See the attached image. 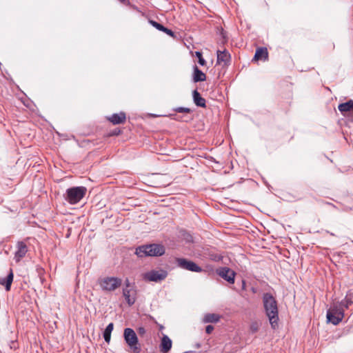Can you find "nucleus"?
<instances>
[{
    "instance_id": "13",
    "label": "nucleus",
    "mask_w": 353,
    "mask_h": 353,
    "mask_svg": "<svg viewBox=\"0 0 353 353\" xmlns=\"http://www.w3.org/2000/svg\"><path fill=\"white\" fill-rule=\"evenodd\" d=\"M107 119L114 125L124 123L126 121V114L124 112H120L107 117Z\"/></svg>"
},
{
    "instance_id": "3",
    "label": "nucleus",
    "mask_w": 353,
    "mask_h": 353,
    "mask_svg": "<svg viewBox=\"0 0 353 353\" xmlns=\"http://www.w3.org/2000/svg\"><path fill=\"white\" fill-rule=\"evenodd\" d=\"M87 188L83 186H77L68 188L64 199L71 205L78 203L85 195Z\"/></svg>"
},
{
    "instance_id": "5",
    "label": "nucleus",
    "mask_w": 353,
    "mask_h": 353,
    "mask_svg": "<svg viewBox=\"0 0 353 353\" xmlns=\"http://www.w3.org/2000/svg\"><path fill=\"white\" fill-rule=\"evenodd\" d=\"M122 280L118 277L107 276L101 279L99 285L103 290L112 292L121 286Z\"/></svg>"
},
{
    "instance_id": "29",
    "label": "nucleus",
    "mask_w": 353,
    "mask_h": 353,
    "mask_svg": "<svg viewBox=\"0 0 353 353\" xmlns=\"http://www.w3.org/2000/svg\"><path fill=\"white\" fill-rule=\"evenodd\" d=\"M137 332L138 334L142 336H143L145 333H146V330L145 329V327H139L138 329H137Z\"/></svg>"
},
{
    "instance_id": "9",
    "label": "nucleus",
    "mask_w": 353,
    "mask_h": 353,
    "mask_svg": "<svg viewBox=\"0 0 353 353\" xmlns=\"http://www.w3.org/2000/svg\"><path fill=\"white\" fill-rule=\"evenodd\" d=\"M216 273L229 283L233 284L234 283L236 273L230 268L228 267L220 268L217 269Z\"/></svg>"
},
{
    "instance_id": "4",
    "label": "nucleus",
    "mask_w": 353,
    "mask_h": 353,
    "mask_svg": "<svg viewBox=\"0 0 353 353\" xmlns=\"http://www.w3.org/2000/svg\"><path fill=\"white\" fill-rule=\"evenodd\" d=\"M123 338L132 353H141V347L139 343L137 334L133 329L130 327L125 328Z\"/></svg>"
},
{
    "instance_id": "38",
    "label": "nucleus",
    "mask_w": 353,
    "mask_h": 353,
    "mask_svg": "<svg viewBox=\"0 0 353 353\" xmlns=\"http://www.w3.org/2000/svg\"><path fill=\"white\" fill-rule=\"evenodd\" d=\"M245 285V282L244 281H243V288H244Z\"/></svg>"
},
{
    "instance_id": "25",
    "label": "nucleus",
    "mask_w": 353,
    "mask_h": 353,
    "mask_svg": "<svg viewBox=\"0 0 353 353\" xmlns=\"http://www.w3.org/2000/svg\"><path fill=\"white\" fill-rule=\"evenodd\" d=\"M176 112L179 113H190L192 112V110L188 108H183V107H178L174 110Z\"/></svg>"
},
{
    "instance_id": "17",
    "label": "nucleus",
    "mask_w": 353,
    "mask_h": 353,
    "mask_svg": "<svg viewBox=\"0 0 353 353\" xmlns=\"http://www.w3.org/2000/svg\"><path fill=\"white\" fill-rule=\"evenodd\" d=\"M352 304H353V291L349 290L345 297L340 302L339 307L348 308Z\"/></svg>"
},
{
    "instance_id": "14",
    "label": "nucleus",
    "mask_w": 353,
    "mask_h": 353,
    "mask_svg": "<svg viewBox=\"0 0 353 353\" xmlns=\"http://www.w3.org/2000/svg\"><path fill=\"white\" fill-rule=\"evenodd\" d=\"M14 279V273L12 269H10L9 273L5 278L0 279V285L5 287V290L9 292Z\"/></svg>"
},
{
    "instance_id": "31",
    "label": "nucleus",
    "mask_w": 353,
    "mask_h": 353,
    "mask_svg": "<svg viewBox=\"0 0 353 353\" xmlns=\"http://www.w3.org/2000/svg\"><path fill=\"white\" fill-rule=\"evenodd\" d=\"M198 63H199L201 65H202V66H203V65H205L206 64V61H205V60L203 59V57L199 58V59L198 60Z\"/></svg>"
},
{
    "instance_id": "18",
    "label": "nucleus",
    "mask_w": 353,
    "mask_h": 353,
    "mask_svg": "<svg viewBox=\"0 0 353 353\" xmlns=\"http://www.w3.org/2000/svg\"><path fill=\"white\" fill-rule=\"evenodd\" d=\"M206 79V75L195 65L194 66L193 81L195 83L204 81Z\"/></svg>"
},
{
    "instance_id": "20",
    "label": "nucleus",
    "mask_w": 353,
    "mask_h": 353,
    "mask_svg": "<svg viewBox=\"0 0 353 353\" xmlns=\"http://www.w3.org/2000/svg\"><path fill=\"white\" fill-rule=\"evenodd\" d=\"M268 57V52L266 48H258L254 56V60H265Z\"/></svg>"
},
{
    "instance_id": "22",
    "label": "nucleus",
    "mask_w": 353,
    "mask_h": 353,
    "mask_svg": "<svg viewBox=\"0 0 353 353\" xmlns=\"http://www.w3.org/2000/svg\"><path fill=\"white\" fill-rule=\"evenodd\" d=\"M220 316L216 314L208 313L203 318L204 323H216L219 321Z\"/></svg>"
},
{
    "instance_id": "7",
    "label": "nucleus",
    "mask_w": 353,
    "mask_h": 353,
    "mask_svg": "<svg viewBox=\"0 0 353 353\" xmlns=\"http://www.w3.org/2000/svg\"><path fill=\"white\" fill-rule=\"evenodd\" d=\"M176 262L177 265L182 269L187 270L194 272H201L203 271L202 268L200 266H199L196 263L187 259L176 258Z\"/></svg>"
},
{
    "instance_id": "28",
    "label": "nucleus",
    "mask_w": 353,
    "mask_h": 353,
    "mask_svg": "<svg viewBox=\"0 0 353 353\" xmlns=\"http://www.w3.org/2000/svg\"><path fill=\"white\" fill-rule=\"evenodd\" d=\"M121 133V130L119 128H115L110 132V136H117Z\"/></svg>"
},
{
    "instance_id": "27",
    "label": "nucleus",
    "mask_w": 353,
    "mask_h": 353,
    "mask_svg": "<svg viewBox=\"0 0 353 353\" xmlns=\"http://www.w3.org/2000/svg\"><path fill=\"white\" fill-rule=\"evenodd\" d=\"M166 34L174 38L175 37V33L170 29H168V28H165L164 30L163 31Z\"/></svg>"
},
{
    "instance_id": "23",
    "label": "nucleus",
    "mask_w": 353,
    "mask_h": 353,
    "mask_svg": "<svg viewBox=\"0 0 353 353\" xmlns=\"http://www.w3.org/2000/svg\"><path fill=\"white\" fill-rule=\"evenodd\" d=\"M148 22L150 25H152L154 28L157 29L159 31L163 32L165 29V26H163L161 23H158L156 21H154L152 19H149Z\"/></svg>"
},
{
    "instance_id": "12",
    "label": "nucleus",
    "mask_w": 353,
    "mask_h": 353,
    "mask_svg": "<svg viewBox=\"0 0 353 353\" xmlns=\"http://www.w3.org/2000/svg\"><path fill=\"white\" fill-rule=\"evenodd\" d=\"M217 63L221 64L223 63L224 65H228L230 64L231 61V56L230 54L226 50H217Z\"/></svg>"
},
{
    "instance_id": "15",
    "label": "nucleus",
    "mask_w": 353,
    "mask_h": 353,
    "mask_svg": "<svg viewBox=\"0 0 353 353\" xmlns=\"http://www.w3.org/2000/svg\"><path fill=\"white\" fill-rule=\"evenodd\" d=\"M172 340L167 335H163L160 344L161 352L163 353L168 352L172 348Z\"/></svg>"
},
{
    "instance_id": "30",
    "label": "nucleus",
    "mask_w": 353,
    "mask_h": 353,
    "mask_svg": "<svg viewBox=\"0 0 353 353\" xmlns=\"http://www.w3.org/2000/svg\"><path fill=\"white\" fill-rule=\"evenodd\" d=\"M213 330H214V326H212L211 325H208L205 327V332L208 334H211Z\"/></svg>"
},
{
    "instance_id": "33",
    "label": "nucleus",
    "mask_w": 353,
    "mask_h": 353,
    "mask_svg": "<svg viewBox=\"0 0 353 353\" xmlns=\"http://www.w3.org/2000/svg\"><path fill=\"white\" fill-rule=\"evenodd\" d=\"M195 56L198 58V60L199 59V58L203 57L202 52L199 51L195 52Z\"/></svg>"
},
{
    "instance_id": "35",
    "label": "nucleus",
    "mask_w": 353,
    "mask_h": 353,
    "mask_svg": "<svg viewBox=\"0 0 353 353\" xmlns=\"http://www.w3.org/2000/svg\"><path fill=\"white\" fill-rule=\"evenodd\" d=\"M121 3H124V4H128L129 3V0H119Z\"/></svg>"
},
{
    "instance_id": "2",
    "label": "nucleus",
    "mask_w": 353,
    "mask_h": 353,
    "mask_svg": "<svg viewBox=\"0 0 353 353\" xmlns=\"http://www.w3.org/2000/svg\"><path fill=\"white\" fill-rule=\"evenodd\" d=\"M165 247L161 244L151 243L142 245L136 248L135 254L139 257L160 256L165 254Z\"/></svg>"
},
{
    "instance_id": "37",
    "label": "nucleus",
    "mask_w": 353,
    "mask_h": 353,
    "mask_svg": "<svg viewBox=\"0 0 353 353\" xmlns=\"http://www.w3.org/2000/svg\"><path fill=\"white\" fill-rule=\"evenodd\" d=\"M159 329H160V330H163V326L161 325L159 326Z\"/></svg>"
},
{
    "instance_id": "10",
    "label": "nucleus",
    "mask_w": 353,
    "mask_h": 353,
    "mask_svg": "<svg viewBox=\"0 0 353 353\" xmlns=\"http://www.w3.org/2000/svg\"><path fill=\"white\" fill-rule=\"evenodd\" d=\"M123 296L129 306H132L137 301V287L132 288H123Z\"/></svg>"
},
{
    "instance_id": "21",
    "label": "nucleus",
    "mask_w": 353,
    "mask_h": 353,
    "mask_svg": "<svg viewBox=\"0 0 353 353\" xmlns=\"http://www.w3.org/2000/svg\"><path fill=\"white\" fill-rule=\"evenodd\" d=\"M114 329V323H109L103 331V336L105 341L108 343H110L111 339V333Z\"/></svg>"
},
{
    "instance_id": "11",
    "label": "nucleus",
    "mask_w": 353,
    "mask_h": 353,
    "mask_svg": "<svg viewBox=\"0 0 353 353\" xmlns=\"http://www.w3.org/2000/svg\"><path fill=\"white\" fill-rule=\"evenodd\" d=\"M17 250L14 254V259L17 262H19L26 256L28 252V247L24 242L18 241L17 244Z\"/></svg>"
},
{
    "instance_id": "8",
    "label": "nucleus",
    "mask_w": 353,
    "mask_h": 353,
    "mask_svg": "<svg viewBox=\"0 0 353 353\" xmlns=\"http://www.w3.org/2000/svg\"><path fill=\"white\" fill-rule=\"evenodd\" d=\"M168 276V272L165 270H151L150 272H146L144 274V279L149 281L154 282H160Z\"/></svg>"
},
{
    "instance_id": "24",
    "label": "nucleus",
    "mask_w": 353,
    "mask_h": 353,
    "mask_svg": "<svg viewBox=\"0 0 353 353\" xmlns=\"http://www.w3.org/2000/svg\"><path fill=\"white\" fill-rule=\"evenodd\" d=\"M148 22L150 25H152L154 28L157 29L159 31L163 32L165 29V26H163L161 23H158L156 21H154L152 19H149Z\"/></svg>"
},
{
    "instance_id": "32",
    "label": "nucleus",
    "mask_w": 353,
    "mask_h": 353,
    "mask_svg": "<svg viewBox=\"0 0 353 353\" xmlns=\"http://www.w3.org/2000/svg\"><path fill=\"white\" fill-rule=\"evenodd\" d=\"M250 328L253 332H256L258 330V326H257L256 323L252 324L251 325Z\"/></svg>"
},
{
    "instance_id": "16",
    "label": "nucleus",
    "mask_w": 353,
    "mask_h": 353,
    "mask_svg": "<svg viewBox=\"0 0 353 353\" xmlns=\"http://www.w3.org/2000/svg\"><path fill=\"white\" fill-rule=\"evenodd\" d=\"M192 99L194 104L197 107L205 108L206 107V101L205 99L201 97V94L197 91V90H194L192 92Z\"/></svg>"
},
{
    "instance_id": "6",
    "label": "nucleus",
    "mask_w": 353,
    "mask_h": 353,
    "mask_svg": "<svg viewBox=\"0 0 353 353\" xmlns=\"http://www.w3.org/2000/svg\"><path fill=\"white\" fill-rule=\"evenodd\" d=\"M344 317V309L339 307H333L327 312V322L334 325L342 321Z\"/></svg>"
},
{
    "instance_id": "1",
    "label": "nucleus",
    "mask_w": 353,
    "mask_h": 353,
    "mask_svg": "<svg viewBox=\"0 0 353 353\" xmlns=\"http://www.w3.org/2000/svg\"><path fill=\"white\" fill-rule=\"evenodd\" d=\"M263 308L268 316L272 328L278 327L279 309L275 297L269 292H265L262 297Z\"/></svg>"
},
{
    "instance_id": "26",
    "label": "nucleus",
    "mask_w": 353,
    "mask_h": 353,
    "mask_svg": "<svg viewBox=\"0 0 353 353\" xmlns=\"http://www.w3.org/2000/svg\"><path fill=\"white\" fill-rule=\"evenodd\" d=\"M125 286L123 288H132L137 287L134 283H130L128 279L125 280Z\"/></svg>"
},
{
    "instance_id": "36",
    "label": "nucleus",
    "mask_w": 353,
    "mask_h": 353,
    "mask_svg": "<svg viewBox=\"0 0 353 353\" xmlns=\"http://www.w3.org/2000/svg\"><path fill=\"white\" fill-rule=\"evenodd\" d=\"M224 34H224L223 32H222L223 39V43L225 42V35H224Z\"/></svg>"
},
{
    "instance_id": "19",
    "label": "nucleus",
    "mask_w": 353,
    "mask_h": 353,
    "mask_svg": "<svg viewBox=\"0 0 353 353\" xmlns=\"http://www.w3.org/2000/svg\"><path fill=\"white\" fill-rule=\"evenodd\" d=\"M338 108L343 114L347 112H353V100L339 104Z\"/></svg>"
},
{
    "instance_id": "34",
    "label": "nucleus",
    "mask_w": 353,
    "mask_h": 353,
    "mask_svg": "<svg viewBox=\"0 0 353 353\" xmlns=\"http://www.w3.org/2000/svg\"><path fill=\"white\" fill-rule=\"evenodd\" d=\"M322 203L330 205H332L333 208H336V206L334 204L327 202V201H322Z\"/></svg>"
}]
</instances>
